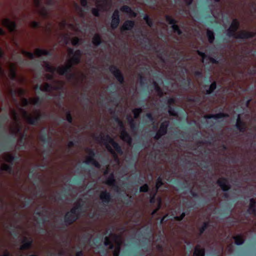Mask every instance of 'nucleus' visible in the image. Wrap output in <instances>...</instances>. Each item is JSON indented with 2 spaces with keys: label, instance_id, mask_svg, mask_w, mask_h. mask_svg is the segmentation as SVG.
Wrapping results in <instances>:
<instances>
[{
  "label": "nucleus",
  "instance_id": "1",
  "mask_svg": "<svg viewBox=\"0 0 256 256\" xmlns=\"http://www.w3.org/2000/svg\"><path fill=\"white\" fill-rule=\"evenodd\" d=\"M96 140L104 144L108 151L116 158H118V156L110 144H112L117 154L120 155L123 154V151L120 146L118 142H115L114 138H112L110 135L106 134V136H104L103 134H100L99 136L96 138Z\"/></svg>",
  "mask_w": 256,
  "mask_h": 256
},
{
  "label": "nucleus",
  "instance_id": "2",
  "mask_svg": "<svg viewBox=\"0 0 256 256\" xmlns=\"http://www.w3.org/2000/svg\"><path fill=\"white\" fill-rule=\"evenodd\" d=\"M21 110L27 122L32 126H37L42 119L47 117V114L46 112H40L39 110L36 111V116H30L28 112L24 109H21Z\"/></svg>",
  "mask_w": 256,
  "mask_h": 256
},
{
  "label": "nucleus",
  "instance_id": "3",
  "mask_svg": "<svg viewBox=\"0 0 256 256\" xmlns=\"http://www.w3.org/2000/svg\"><path fill=\"white\" fill-rule=\"evenodd\" d=\"M74 65L68 63L64 66H58L56 68V72L60 76H65L68 80H76V74L72 72Z\"/></svg>",
  "mask_w": 256,
  "mask_h": 256
},
{
  "label": "nucleus",
  "instance_id": "4",
  "mask_svg": "<svg viewBox=\"0 0 256 256\" xmlns=\"http://www.w3.org/2000/svg\"><path fill=\"white\" fill-rule=\"evenodd\" d=\"M236 32L230 28L226 30V36L230 38L236 39H248L253 38L256 36V33L252 32L242 30L238 34Z\"/></svg>",
  "mask_w": 256,
  "mask_h": 256
},
{
  "label": "nucleus",
  "instance_id": "5",
  "mask_svg": "<svg viewBox=\"0 0 256 256\" xmlns=\"http://www.w3.org/2000/svg\"><path fill=\"white\" fill-rule=\"evenodd\" d=\"M80 216L75 212V208H71L64 216V222L66 226H70L78 220Z\"/></svg>",
  "mask_w": 256,
  "mask_h": 256
},
{
  "label": "nucleus",
  "instance_id": "6",
  "mask_svg": "<svg viewBox=\"0 0 256 256\" xmlns=\"http://www.w3.org/2000/svg\"><path fill=\"white\" fill-rule=\"evenodd\" d=\"M110 72L114 75L120 84L125 82L124 77L121 70L114 65H112L109 68Z\"/></svg>",
  "mask_w": 256,
  "mask_h": 256
},
{
  "label": "nucleus",
  "instance_id": "7",
  "mask_svg": "<svg viewBox=\"0 0 256 256\" xmlns=\"http://www.w3.org/2000/svg\"><path fill=\"white\" fill-rule=\"evenodd\" d=\"M216 183L220 187L222 190L225 192L224 194V198H228L229 194L227 192L230 188V186L228 183V178L224 177L221 178L217 180Z\"/></svg>",
  "mask_w": 256,
  "mask_h": 256
},
{
  "label": "nucleus",
  "instance_id": "8",
  "mask_svg": "<svg viewBox=\"0 0 256 256\" xmlns=\"http://www.w3.org/2000/svg\"><path fill=\"white\" fill-rule=\"evenodd\" d=\"M112 196L110 193L106 190H103L100 192V198L102 200L104 208H101L102 212L106 210V206H108V204L112 202Z\"/></svg>",
  "mask_w": 256,
  "mask_h": 256
},
{
  "label": "nucleus",
  "instance_id": "9",
  "mask_svg": "<svg viewBox=\"0 0 256 256\" xmlns=\"http://www.w3.org/2000/svg\"><path fill=\"white\" fill-rule=\"evenodd\" d=\"M108 0H98V3L102 2V4H98L96 5V8H92V14L98 17L100 16V12L102 10H104L106 6L107 5Z\"/></svg>",
  "mask_w": 256,
  "mask_h": 256
},
{
  "label": "nucleus",
  "instance_id": "10",
  "mask_svg": "<svg viewBox=\"0 0 256 256\" xmlns=\"http://www.w3.org/2000/svg\"><path fill=\"white\" fill-rule=\"evenodd\" d=\"M120 23V15L118 10H115L112 16L110 26L112 30L116 29Z\"/></svg>",
  "mask_w": 256,
  "mask_h": 256
},
{
  "label": "nucleus",
  "instance_id": "11",
  "mask_svg": "<svg viewBox=\"0 0 256 256\" xmlns=\"http://www.w3.org/2000/svg\"><path fill=\"white\" fill-rule=\"evenodd\" d=\"M105 183L107 185L112 186L115 191L118 192L120 190V188L116 184L114 173L112 172L110 174Z\"/></svg>",
  "mask_w": 256,
  "mask_h": 256
},
{
  "label": "nucleus",
  "instance_id": "12",
  "mask_svg": "<svg viewBox=\"0 0 256 256\" xmlns=\"http://www.w3.org/2000/svg\"><path fill=\"white\" fill-rule=\"evenodd\" d=\"M235 127L240 132L242 133L244 132L246 130V124L241 118L240 114H238V116Z\"/></svg>",
  "mask_w": 256,
  "mask_h": 256
},
{
  "label": "nucleus",
  "instance_id": "13",
  "mask_svg": "<svg viewBox=\"0 0 256 256\" xmlns=\"http://www.w3.org/2000/svg\"><path fill=\"white\" fill-rule=\"evenodd\" d=\"M2 23V25L7 28L10 32H14L16 28V23L8 18L3 20Z\"/></svg>",
  "mask_w": 256,
  "mask_h": 256
},
{
  "label": "nucleus",
  "instance_id": "14",
  "mask_svg": "<svg viewBox=\"0 0 256 256\" xmlns=\"http://www.w3.org/2000/svg\"><path fill=\"white\" fill-rule=\"evenodd\" d=\"M22 244L20 246L21 250H26L30 248L32 246L33 240L31 238L24 237L22 240Z\"/></svg>",
  "mask_w": 256,
  "mask_h": 256
},
{
  "label": "nucleus",
  "instance_id": "15",
  "mask_svg": "<svg viewBox=\"0 0 256 256\" xmlns=\"http://www.w3.org/2000/svg\"><path fill=\"white\" fill-rule=\"evenodd\" d=\"M120 137L124 142L128 143V144H132V138L126 130H123L120 131Z\"/></svg>",
  "mask_w": 256,
  "mask_h": 256
},
{
  "label": "nucleus",
  "instance_id": "16",
  "mask_svg": "<svg viewBox=\"0 0 256 256\" xmlns=\"http://www.w3.org/2000/svg\"><path fill=\"white\" fill-rule=\"evenodd\" d=\"M247 212L250 214L256 216V201L254 198L250 200V204L247 210Z\"/></svg>",
  "mask_w": 256,
  "mask_h": 256
},
{
  "label": "nucleus",
  "instance_id": "17",
  "mask_svg": "<svg viewBox=\"0 0 256 256\" xmlns=\"http://www.w3.org/2000/svg\"><path fill=\"white\" fill-rule=\"evenodd\" d=\"M135 26V22L132 20H126L123 24L120 30L122 32L132 30Z\"/></svg>",
  "mask_w": 256,
  "mask_h": 256
},
{
  "label": "nucleus",
  "instance_id": "18",
  "mask_svg": "<svg viewBox=\"0 0 256 256\" xmlns=\"http://www.w3.org/2000/svg\"><path fill=\"white\" fill-rule=\"evenodd\" d=\"M7 141L4 143H0V152L2 151L6 150L8 149V144L10 142L13 143L14 142L15 138L14 136H6Z\"/></svg>",
  "mask_w": 256,
  "mask_h": 256
},
{
  "label": "nucleus",
  "instance_id": "19",
  "mask_svg": "<svg viewBox=\"0 0 256 256\" xmlns=\"http://www.w3.org/2000/svg\"><path fill=\"white\" fill-rule=\"evenodd\" d=\"M228 114L224 112H219L216 114H207L204 116L206 119L214 118V120L228 118Z\"/></svg>",
  "mask_w": 256,
  "mask_h": 256
},
{
  "label": "nucleus",
  "instance_id": "20",
  "mask_svg": "<svg viewBox=\"0 0 256 256\" xmlns=\"http://www.w3.org/2000/svg\"><path fill=\"white\" fill-rule=\"evenodd\" d=\"M62 89V86H53L52 84L46 83L42 86V91L50 92L53 90H61Z\"/></svg>",
  "mask_w": 256,
  "mask_h": 256
},
{
  "label": "nucleus",
  "instance_id": "21",
  "mask_svg": "<svg viewBox=\"0 0 256 256\" xmlns=\"http://www.w3.org/2000/svg\"><path fill=\"white\" fill-rule=\"evenodd\" d=\"M170 125L169 120H164L160 124L158 130L162 134H166L168 132V128Z\"/></svg>",
  "mask_w": 256,
  "mask_h": 256
},
{
  "label": "nucleus",
  "instance_id": "22",
  "mask_svg": "<svg viewBox=\"0 0 256 256\" xmlns=\"http://www.w3.org/2000/svg\"><path fill=\"white\" fill-rule=\"evenodd\" d=\"M120 11L127 13L132 17H136V14L128 6L124 5L122 6L120 8Z\"/></svg>",
  "mask_w": 256,
  "mask_h": 256
},
{
  "label": "nucleus",
  "instance_id": "23",
  "mask_svg": "<svg viewBox=\"0 0 256 256\" xmlns=\"http://www.w3.org/2000/svg\"><path fill=\"white\" fill-rule=\"evenodd\" d=\"M34 55L38 57H40L42 55L51 56L52 54L50 50L38 48L36 49Z\"/></svg>",
  "mask_w": 256,
  "mask_h": 256
},
{
  "label": "nucleus",
  "instance_id": "24",
  "mask_svg": "<svg viewBox=\"0 0 256 256\" xmlns=\"http://www.w3.org/2000/svg\"><path fill=\"white\" fill-rule=\"evenodd\" d=\"M85 162L86 164H92L96 168H100V162L95 159V157L88 156Z\"/></svg>",
  "mask_w": 256,
  "mask_h": 256
},
{
  "label": "nucleus",
  "instance_id": "25",
  "mask_svg": "<svg viewBox=\"0 0 256 256\" xmlns=\"http://www.w3.org/2000/svg\"><path fill=\"white\" fill-rule=\"evenodd\" d=\"M85 162L86 164H92L96 168H100V162L95 159V157L88 156Z\"/></svg>",
  "mask_w": 256,
  "mask_h": 256
},
{
  "label": "nucleus",
  "instance_id": "26",
  "mask_svg": "<svg viewBox=\"0 0 256 256\" xmlns=\"http://www.w3.org/2000/svg\"><path fill=\"white\" fill-rule=\"evenodd\" d=\"M205 249L201 248L200 246L197 245L194 248L193 256H205Z\"/></svg>",
  "mask_w": 256,
  "mask_h": 256
},
{
  "label": "nucleus",
  "instance_id": "27",
  "mask_svg": "<svg viewBox=\"0 0 256 256\" xmlns=\"http://www.w3.org/2000/svg\"><path fill=\"white\" fill-rule=\"evenodd\" d=\"M182 86H183L184 90H188L192 84V80L190 78H183L181 82Z\"/></svg>",
  "mask_w": 256,
  "mask_h": 256
},
{
  "label": "nucleus",
  "instance_id": "28",
  "mask_svg": "<svg viewBox=\"0 0 256 256\" xmlns=\"http://www.w3.org/2000/svg\"><path fill=\"white\" fill-rule=\"evenodd\" d=\"M158 190L154 189L150 194V203L154 204L156 203V195Z\"/></svg>",
  "mask_w": 256,
  "mask_h": 256
},
{
  "label": "nucleus",
  "instance_id": "29",
  "mask_svg": "<svg viewBox=\"0 0 256 256\" xmlns=\"http://www.w3.org/2000/svg\"><path fill=\"white\" fill-rule=\"evenodd\" d=\"M92 42L95 46H100L102 42V40L100 34H95L92 38Z\"/></svg>",
  "mask_w": 256,
  "mask_h": 256
},
{
  "label": "nucleus",
  "instance_id": "30",
  "mask_svg": "<svg viewBox=\"0 0 256 256\" xmlns=\"http://www.w3.org/2000/svg\"><path fill=\"white\" fill-rule=\"evenodd\" d=\"M233 239L234 240L235 244L238 246L242 245L244 242L243 236L240 234L233 236Z\"/></svg>",
  "mask_w": 256,
  "mask_h": 256
},
{
  "label": "nucleus",
  "instance_id": "31",
  "mask_svg": "<svg viewBox=\"0 0 256 256\" xmlns=\"http://www.w3.org/2000/svg\"><path fill=\"white\" fill-rule=\"evenodd\" d=\"M13 164H4L2 167V170L10 174H14V170L12 168Z\"/></svg>",
  "mask_w": 256,
  "mask_h": 256
},
{
  "label": "nucleus",
  "instance_id": "32",
  "mask_svg": "<svg viewBox=\"0 0 256 256\" xmlns=\"http://www.w3.org/2000/svg\"><path fill=\"white\" fill-rule=\"evenodd\" d=\"M153 85L154 86V89L156 92L157 93L158 96H160V98L164 96V92L161 88L156 82H153Z\"/></svg>",
  "mask_w": 256,
  "mask_h": 256
},
{
  "label": "nucleus",
  "instance_id": "33",
  "mask_svg": "<svg viewBox=\"0 0 256 256\" xmlns=\"http://www.w3.org/2000/svg\"><path fill=\"white\" fill-rule=\"evenodd\" d=\"M206 34L208 42L210 44H212L215 39V36L214 32L210 30H206Z\"/></svg>",
  "mask_w": 256,
  "mask_h": 256
},
{
  "label": "nucleus",
  "instance_id": "34",
  "mask_svg": "<svg viewBox=\"0 0 256 256\" xmlns=\"http://www.w3.org/2000/svg\"><path fill=\"white\" fill-rule=\"evenodd\" d=\"M216 82L215 81L213 82L209 86L208 89L206 90V94H212L214 90H216Z\"/></svg>",
  "mask_w": 256,
  "mask_h": 256
},
{
  "label": "nucleus",
  "instance_id": "35",
  "mask_svg": "<svg viewBox=\"0 0 256 256\" xmlns=\"http://www.w3.org/2000/svg\"><path fill=\"white\" fill-rule=\"evenodd\" d=\"M240 25V24L238 20L234 18L232 20L230 28L236 32L239 29Z\"/></svg>",
  "mask_w": 256,
  "mask_h": 256
},
{
  "label": "nucleus",
  "instance_id": "36",
  "mask_svg": "<svg viewBox=\"0 0 256 256\" xmlns=\"http://www.w3.org/2000/svg\"><path fill=\"white\" fill-rule=\"evenodd\" d=\"M72 57L70 60L69 62L74 66L79 64L80 62L81 58L74 54H72Z\"/></svg>",
  "mask_w": 256,
  "mask_h": 256
},
{
  "label": "nucleus",
  "instance_id": "37",
  "mask_svg": "<svg viewBox=\"0 0 256 256\" xmlns=\"http://www.w3.org/2000/svg\"><path fill=\"white\" fill-rule=\"evenodd\" d=\"M42 102L43 98L38 96L32 100V104L38 107H39L42 104Z\"/></svg>",
  "mask_w": 256,
  "mask_h": 256
},
{
  "label": "nucleus",
  "instance_id": "38",
  "mask_svg": "<svg viewBox=\"0 0 256 256\" xmlns=\"http://www.w3.org/2000/svg\"><path fill=\"white\" fill-rule=\"evenodd\" d=\"M63 110L66 112V120L69 124H72L73 122V118L70 110L63 108Z\"/></svg>",
  "mask_w": 256,
  "mask_h": 256
},
{
  "label": "nucleus",
  "instance_id": "39",
  "mask_svg": "<svg viewBox=\"0 0 256 256\" xmlns=\"http://www.w3.org/2000/svg\"><path fill=\"white\" fill-rule=\"evenodd\" d=\"M83 204L78 202L76 205L72 208H75V212H76L80 216L82 212Z\"/></svg>",
  "mask_w": 256,
  "mask_h": 256
},
{
  "label": "nucleus",
  "instance_id": "40",
  "mask_svg": "<svg viewBox=\"0 0 256 256\" xmlns=\"http://www.w3.org/2000/svg\"><path fill=\"white\" fill-rule=\"evenodd\" d=\"M104 245L106 246H108L110 250H112L114 248V245L108 236H106L104 238Z\"/></svg>",
  "mask_w": 256,
  "mask_h": 256
},
{
  "label": "nucleus",
  "instance_id": "41",
  "mask_svg": "<svg viewBox=\"0 0 256 256\" xmlns=\"http://www.w3.org/2000/svg\"><path fill=\"white\" fill-rule=\"evenodd\" d=\"M44 66L46 71L48 72L54 73V72L56 71V68L51 66L48 62H44Z\"/></svg>",
  "mask_w": 256,
  "mask_h": 256
},
{
  "label": "nucleus",
  "instance_id": "42",
  "mask_svg": "<svg viewBox=\"0 0 256 256\" xmlns=\"http://www.w3.org/2000/svg\"><path fill=\"white\" fill-rule=\"evenodd\" d=\"M176 24L177 23H175L172 26V28L174 32L176 33L178 36H181L182 34V32Z\"/></svg>",
  "mask_w": 256,
  "mask_h": 256
},
{
  "label": "nucleus",
  "instance_id": "43",
  "mask_svg": "<svg viewBox=\"0 0 256 256\" xmlns=\"http://www.w3.org/2000/svg\"><path fill=\"white\" fill-rule=\"evenodd\" d=\"M210 226V222H204L202 226L199 229L200 235H202L204 234V231L208 228Z\"/></svg>",
  "mask_w": 256,
  "mask_h": 256
},
{
  "label": "nucleus",
  "instance_id": "44",
  "mask_svg": "<svg viewBox=\"0 0 256 256\" xmlns=\"http://www.w3.org/2000/svg\"><path fill=\"white\" fill-rule=\"evenodd\" d=\"M68 54H74L76 56H78L81 58L82 52V51L80 50H77L74 51L73 48H68Z\"/></svg>",
  "mask_w": 256,
  "mask_h": 256
},
{
  "label": "nucleus",
  "instance_id": "45",
  "mask_svg": "<svg viewBox=\"0 0 256 256\" xmlns=\"http://www.w3.org/2000/svg\"><path fill=\"white\" fill-rule=\"evenodd\" d=\"M68 54H74L76 56H78L81 58L82 52V51L80 50H77L74 51L73 48H68Z\"/></svg>",
  "mask_w": 256,
  "mask_h": 256
},
{
  "label": "nucleus",
  "instance_id": "46",
  "mask_svg": "<svg viewBox=\"0 0 256 256\" xmlns=\"http://www.w3.org/2000/svg\"><path fill=\"white\" fill-rule=\"evenodd\" d=\"M168 112L170 116H178L177 109L168 106Z\"/></svg>",
  "mask_w": 256,
  "mask_h": 256
},
{
  "label": "nucleus",
  "instance_id": "47",
  "mask_svg": "<svg viewBox=\"0 0 256 256\" xmlns=\"http://www.w3.org/2000/svg\"><path fill=\"white\" fill-rule=\"evenodd\" d=\"M164 184L162 178V177L159 176L156 182V184L154 190H158Z\"/></svg>",
  "mask_w": 256,
  "mask_h": 256
},
{
  "label": "nucleus",
  "instance_id": "48",
  "mask_svg": "<svg viewBox=\"0 0 256 256\" xmlns=\"http://www.w3.org/2000/svg\"><path fill=\"white\" fill-rule=\"evenodd\" d=\"M10 75L12 80H15L16 79V72L14 66L10 68Z\"/></svg>",
  "mask_w": 256,
  "mask_h": 256
},
{
  "label": "nucleus",
  "instance_id": "49",
  "mask_svg": "<svg viewBox=\"0 0 256 256\" xmlns=\"http://www.w3.org/2000/svg\"><path fill=\"white\" fill-rule=\"evenodd\" d=\"M165 18L168 24H172V26L175 23H177V20L169 15H166Z\"/></svg>",
  "mask_w": 256,
  "mask_h": 256
},
{
  "label": "nucleus",
  "instance_id": "50",
  "mask_svg": "<svg viewBox=\"0 0 256 256\" xmlns=\"http://www.w3.org/2000/svg\"><path fill=\"white\" fill-rule=\"evenodd\" d=\"M25 136L24 134H22V137L18 140V142L20 144V147L21 149L26 148V144L25 143Z\"/></svg>",
  "mask_w": 256,
  "mask_h": 256
},
{
  "label": "nucleus",
  "instance_id": "51",
  "mask_svg": "<svg viewBox=\"0 0 256 256\" xmlns=\"http://www.w3.org/2000/svg\"><path fill=\"white\" fill-rule=\"evenodd\" d=\"M22 52L23 54H24L26 56L28 57V58H29L31 60H33L35 58L34 54L32 52H28V51H27L26 50H22Z\"/></svg>",
  "mask_w": 256,
  "mask_h": 256
},
{
  "label": "nucleus",
  "instance_id": "52",
  "mask_svg": "<svg viewBox=\"0 0 256 256\" xmlns=\"http://www.w3.org/2000/svg\"><path fill=\"white\" fill-rule=\"evenodd\" d=\"M189 212L190 211H188V213L185 212H182L180 216H174V220L178 222H180L184 218L186 214H189Z\"/></svg>",
  "mask_w": 256,
  "mask_h": 256
},
{
  "label": "nucleus",
  "instance_id": "53",
  "mask_svg": "<svg viewBox=\"0 0 256 256\" xmlns=\"http://www.w3.org/2000/svg\"><path fill=\"white\" fill-rule=\"evenodd\" d=\"M132 112L134 114L135 118H139L140 114L142 112V109L141 108H136L133 110Z\"/></svg>",
  "mask_w": 256,
  "mask_h": 256
},
{
  "label": "nucleus",
  "instance_id": "54",
  "mask_svg": "<svg viewBox=\"0 0 256 256\" xmlns=\"http://www.w3.org/2000/svg\"><path fill=\"white\" fill-rule=\"evenodd\" d=\"M81 42V39L78 37H74L72 40V44L74 46H78Z\"/></svg>",
  "mask_w": 256,
  "mask_h": 256
},
{
  "label": "nucleus",
  "instance_id": "55",
  "mask_svg": "<svg viewBox=\"0 0 256 256\" xmlns=\"http://www.w3.org/2000/svg\"><path fill=\"white\" fill-rule=\"evenodd\" d=\"M48 134L46 132V128H44V130L42 132V133L40 136V140L41 142L45 141L46 138L48 136Z\"/></svg>",
  "mask_w": 256,
  "mask_h": 256
},
{
  "label": "nucleus",
  "instance_id": "56",
  "mask_svg": "<svg viewBox=\"0 0 256 256\" xmlns=\"http://www.w3.org/2000/svg\"><path fill=\"white\" fill-rule=\"evenodd\" d=\"M150 190L148 184H145L140 188V192H146Z\"/></svg>",
  "mask_w": 256,
  "mask_h": 256
},
{
  "label": "nucleus",
  "instance_id": "57",
  "mask_svg": "<svg viewBox=\"0 0 256 256\" xmlns=\"http://www.w3.org/2000/svg\"><path fill=\"white\" fill-rule=\"evenodd\" d=\"M124 204L126 206H130L132 203V196H129L128 195H126V196L124 197Z\"/></svg>",
  "mask_w": 256,
  "mask_h": 256
},
{
  "label": "nucleus",
  "instance_id": "58",
  "mask_svg": "<svg viewBox=\"0 0 256 256\" xmlns=\"http://www.w3.org/2000/svg\"><path fill=\"white\" fill-rule=\"evenodd\" d=\"M146 79L145 76H142V74H139V80L140 84L142 86H144L146 84Z\"/></svg>",
  "mask_w": 256,
  "mask_h": 256
},
{
  "label": "nucleus",
  "instance_id": "59",
  "mask_svg": "<svg viewBox=\"0 0 256 256\" xmlns=\"http://www.w3.org/2000/svg\"><path fill=\"white\" fill-rule=\"evenodd\" d=\"M6 162H9L10 164H14V156L11 154H8L6 158Z\"/></svg>",
  "mask_w": 256,
  "mask_h": 256
},
{
  "label": "nucleus",
  "instance_id": "60",
  "mask_svg": "<svg viewBox=\"0 0 256 256\" xmlns=\"http://www.w3.org/2000/svg\"><path fill=\"white\" fill-rule=\"evenodd\" d=\"M86 152L88 154V156H92V157H96V153L94 149L87 148H86Z\"/></svg>",
  "mask_w": 256,
  "mask_h": 256
},
{
  "label": "nucleus",
  "instance_id": "61",
  "mask_svg": "<svg viewBox=\"0 0 256 256\" xmlns=\"http://www.w3.org/2000/svg\"><path fill=\"white\" fill-rule=\"evenodd\" d=\"M196 52H197V54H198V56H200L202 57V62H204V59L207 58L208 56L207 54H206L205 52H202V51H200L199 50H198L196 51Z\"/></svg>",
  "mask_w": 256,
  "mask_h": 256
},
{
  "label": "nucleus",
  "instance_id": "62",
  "mask_svg": "<svg viewBox=\"0 0 256 256\" xmlns=\"http://www.w3.org/2000/svg\"><path fill=\"white\" fill-rule=\"evenodd\" d=\"M40 22L34 20L31 22V26L34 28H37L40 27Z\"/></svg>",
  "mask_w": 256,
  "mask_h": 256
},
{
  "label": "nucleus",
  "instance_id": "63",
  "mask_svg": "<svg viewBox=\"0 0 256 256\" xmlns=\"http://www.w3.org/2000/svg\"><path fill=\"white\" fill-rule=\"evenodd\" d=\"M83 180H84V178H73L72 182V183L75 184H80L82 183V182L83 181Z\"/></svg>",
  "mask_w": 256,
  "mask_h": 256
},
{
  "label": "nucleus",
  "instance_id": "64",
  "mask_svg": "<svg viewBox=\"0 0 256 256\" xmlns=\"http://www.w3.org/2000/svg\"><path fill=\"white\" fill-rule=\"evenodd\" d=\"M146 117L148 119L150 122H154V118L152 114L150 112H148L146 115Z\"/></svg>",
  "mask_w": 256,
  "mask_h": 256
}]
</instances>
